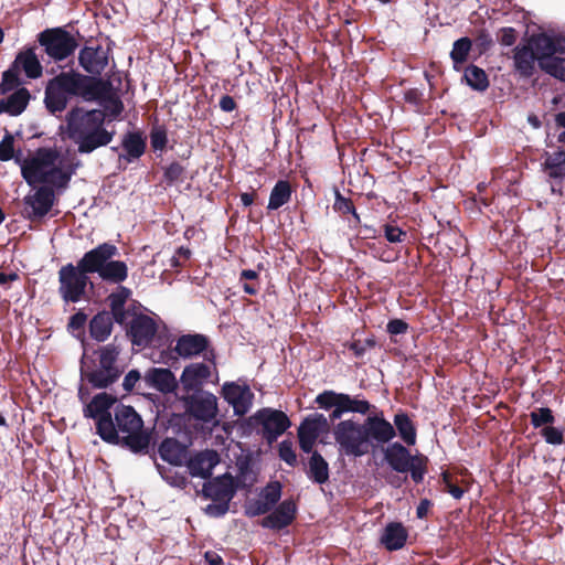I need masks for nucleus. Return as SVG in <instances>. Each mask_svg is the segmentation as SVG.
I'll list each match as a JSON object with an SVG mask.
<instances>
[{"instance_id": "nucleus-58", "label": "nucleus", "mask_w": 565, "mask_h": 565, "mask_svg": "<svg viewBox=\"0 0 565 565\" xmlns=\"http://www.w3.org/2000/svg\"><path fill=\"white\" fill-rule=\"evenodd\" d=\"M334 207L340 212L349 213L351 211V203L339 193H337Z\"/></svg>"}, {"instance_id": "nucleus-64", "label": "nucleus", "mask_w": 565, "mask_h": 565, "mask_svg": "<svg viewBox=\"0 0 565 565\" xmlns=\"http://www.w3.org/2000/svg\"><path fill=\"white\" fill-rule=\"evenodd\" d=\"M429 509V502L427 500H424L420 502V504L417 507V516L424 518L427 514V511Z\"/></svg>"}, {"instance_id": "nucleus-30", "label": "nucleus", "mask_w": 565, "mask_h": 565, "mask_svg": "<svg viewBox=\"0 0 565 565\" xmlns=\"http://www.w3.org/2000/svg\"><path fill=\"white\" fill-rule=\"evenodd\" d=\"M555 53H541V68L555 78L565 82V58Z\"/></svg>"}, {"instance_id": "nucleus-46", "label": "nucleus", "mask_w": 565, "mask_h": 565, "mask_svg": "<svg viewBox=\"0 0 565 565\" xmlns=\"http://www.w3.org/2000/svg\"><path fill=\"white\" fill-rule=\"evenodd\" d=\"M104 108L105 110L103 111L105 114V117L106 116H111V117H116L118 116L121 110H122V104L121 102L118 99L117 96L115 95H110L105 102H104Z\"/></svg>"}, {"instance_id": "nucleus-26", "label": "nucleus", "mask_w": 565, "mask_h": 565, "mask_svg": "<svg viewBox=\"0 0 565 565\" xmlns=\"http://www.w3.org/2000/svg\"><path fill=\"white\" fill-rule=\"evenodd\" d=\"M14 70L23 71L29 78H38L42 75V66L33 50L20 52L14 62Z\"/></svg>"}, {"instance_id": "nucleus-44", "label": "nucleus", "mask_w": 565, "mask_h": 565, "mask_svg": "<svg viewBox=\"0 0 565 565\" xmlns=\"http://www.w3.org/2000/svg\"><path fill=\"white\" fill-rule=\"evenodd\" d=\"M281 487L278 482L269 483L259 494L264 502L271 509L280 499Z\"/></svg>"}, {"instance_id": "nucleus-34", "label": "nucleus", "mask_w": 565, "mask_h": 565, "mask_svg": "<svg viewBox=\"0 0 565 565\" xmlns=\"http://www.w3.org/2000/svg\"><path fill=\"white\" fill-rule=\"evenodd\" d=\"M291 196V189L288 182L286 181H278L274 189L271 190L269 202H268V209L269 210H277L280 206H282L285 203H287L290 200Z\"/></svg>"}, {"instance_id": "nucleus-35", "label": "nucleus", "mask_w": 565, "mask_h": 565, "mask_svg": "<svg viewBox=\"0 0 565 565\" xmlns=\"http://www.w3.org/2000/svg\"><path fill=\"white\" fill-rule=\"evenodd\" d=\"M545 170L552 178L565 175V151L558 150L554 153L546 154Z\"/></svg>"}, {"instance_id": "nucleus-60", "label": "nucleus", "mask_w": 565, "mask_h": 565, "mask_svg": "<svg viewBox=\"0 0 565 565\" xmlns=\"http://www.w3.org/2000/svg\"><path fill=\"white\" fill-rule=\"evenodd\" d=\"M140 379V374L138 371H130L124 380V386L126 390H130Z\"/></svg>"}, {"instance_id": "nucleus-42", "label": "nucleus", "mask_w": 565, "mask_h": 565, "mask_svg": "<svg viewBox=\"0 0 565 565\" xmlns=\"http://www.w3.org/2000/svg\"><path fill=\"white\" fill-rule=\"evenodd\" d=\"M125 150L130 158H138L143 153L145 142L140 136L136 134L128 135L122 142Z\"/></svg>"}, {"instance_id": "nucleus-5", "label": "nucleus", "mask_w": 565, "mask_h": 565, "mask_svg": "<svg viewBox=\"0 0 565 565\" xmlns=\"http://www.w3.org/2000/svg\"><path fill=\"white\" fill-rule=\"evenodd\" d=\"M115 420L119 443H125L132 451H141L148 447L149 438L142 430V419L131 406L118 405Z\"/></svg>"}, {"instance_id": "nucleus-59", "label": "nucleus", "mask_w": 565, "mask_h": 565, "mask_svg": "<svg viewBox=\"0 0 565 565\" xmlns=\"http://www.w3.org/2000/svg\"><path fill=\"white\" fill-rule=\"evenodd\" d=\"M151 143L154 149H162L166 145V135L159 130L152 132Z\"/></svg>"}, {"instance_id": "nucleus-29", "label": "nucleus", "mask_w": 565, "mask_h": 565, "mask_svg": "<svg viewBox=\"0 0 565 565\" xmlns=\"http://www.w3.org/2000/svg\"><path fill=\"white\" fill-rule=\"evenodd\" d=\"M407 539V532L399 523L388 524L382 536V544L390 551L399 550L404 546Z\"/></svg>"}, {"instance_id": "nucleus-39", "label": "nucleus", "mask_w": 565, "mask_h": 565, "mask_svg": "<svg viewBox=\"0 0 565 565\" xmlns=\"http://www.w3.org/2000/svg\"><path fill=\"white\" fill-rule=\"evenodd\" d=\"M394 423L397 427L401 438L408 445H414L416 441L415 428L405 414H396Z\"/></svg>"}, {"instance_id": "nucleus-19", "label": "nucleus", "mask_w": 565, "mask_h": 565, "mask_svg": "<svg viewBox=\"0 0 565 565\" xmlns=\"http://www.w3.org/2000/svg\"><path fill=\"white\" fill-rule=\"evenodd\" d=\"M79 63L86 72L100 74L108 63L107 51L102 46H86L79 53Z\"/></svg>"}, {"instance_id": "nucleus-16", "label": "nucleus", "mask_w": 565, "mask_h": 565, "mask_svg": "<svg viewBox=\"0 0 565 565\" xmlns=\"http://www.w3.org/2000/svg\"><path fill=\"white\" fill-rule=\"evenodd\" d=\"M210 376V365L204 363H191L184 367L180 376V383L186 393L199 392Z\"/></svg>"}, {"instance_id": "nucleus-31", "label": "nucleus", "mask_w": 565, "mask_h": 565, "mask_svg": "<svg viewBox=\"0 0 565 565\" xmlns=\"http://www.w3.org/2000/svg\"><path fill=\"white\" fill-rule=\"evenodd\" d=\"M159 452L163 460L175 466L181 465L184 459V449L173 439L162 441Z\"/></svg>"}, {"instance_id": "nucleus-27", "label": "nucleus", "mask_w": 565, "mask_h": 565, "mask_svg": "<svg viewBox=\"0 0 565 565\" xmlns=\"http://www.w3.org/2000/svg\"><path fill=\"white\" fill-rule=\"evenodd\" d=\"M130 297V291L127 288L120 287L117 292L109 296V302L114 319L120 323H128V319L135 310L124 309L126 301Z\"/></svg>"}, {"instance_id": "nucleus-62", "label": "nucleus", "mask_w": 565, "mask_h": 565, "mask_svg": "<svg viewBox=\"0 0 565 565\" xmlns=\"http://www.w3.org/2000/svg\"><path fill=\"white\" fill-rule=\"evenodd\" d=\"M18 279V275L15 273H0V285L1 286H8L11 281H14Z\"/></svg>"}, {"instance_id": "nucleus-38", "label": "nucleus", "mask_w": 565, "mask_h": 565, "mask_svg": "<svg viewBox=\"0 0 565 565\" xmlns=\"http://www.w3.org/2000/svg\"><path fill=\"white\" fill-rule=\"evenodd\" d=\"M465 79L471 88L477 90H484L489 86L484 71L473 65L466 68Z\"/></svg>"}, {"instance_id": "nucleus-17", "label": "nucleus", "mask_w": 565, "mask_h": 565, "mask_svg": "<svg viewBox=\"0 0 565 565\" xmlns=\"http://www.w3.org/2000/svg\"><path fill=\"white\" fill-rule=\"evenodd\" d=\"M255 418L263 425L268 440L276 439L290 425L288 417L279 411L263 409Z\"/></svg>"}, {"instance_id": "nucleus-20", "label": "nucleus", "mask_w": 565, "mask_h": 565, "mask_svg": "<svg viewBox=\"0 0 565 565\" xmlns=\"http://www.w3.org/2000/svg\"><path fill=\"white\" fill-rule=\"evenodd\" d=\"M146 383L161 393H172L178 386L174 374L169 369L153 367L143 376Z\"/></svg>"}, {"instance_id": "nucleus-13", "label": "nucleus", "mask_w": 565, "mask_h": 565, "mask_svg": "<svg viewBox=\"0 0 565 565\" xmlns=\"http://www.w3.org/2000/svg\"><path fill=\"white\" fill-rule=\"evenodd\" d=\"M328 427L327 418L321 414H315L303 420L298 430L300 447L305 452H310L319 434Z\"/></svg>"}, {"instance_id": "nucleus-32", "label": "nucleus", "mask_w": 565, "mask_h": 565, "mask_svg": "<svg viewBox=\"0 0 565 565\" xmlns=\"http://www.w3.org/2000/svg\"><path fill=\"white\" fill-rule=\"evenodd\" d=\"M111 318L108 313H98L90 322L92 337L98 341H104L111 331Z\"/></svg>"}, {"instance_id": "nucleus-54", "label": "nucleus", "mask_w": 565, "mask_h": 565, "mask_svg": "<svg viewBox=\"0 0 565 565\" xmlns=\"http://www.w3.org/2000/svg\"><path fill=\"white\" fill-rule=\"evenodd\" d=\"M407 330V323L401 319L391 320L387 323V331L390 334L396 335L405 333Z\"/></svg>"}, {"instance_id": "nucleus-11", "label": "nucleus", "mask_w": 565, "mask_h": 565, "mask_svg": "<svg viewBox=\"0 0 565 565\" xmlns=\"http://www.w3.org/2000/svg\"><path fill=\"white\" fill-rule=\"evenodd\" d=\"M222 394L238 416L246 414L252 407L254 394L246 384L225 383L222 387Z\"/></svg>"}, {"instance_id": "nucleus-37", "label": "nucleus", "mask_w": 565, "mask_h": 565, "mask_svg": "<svg viewBox=\"0 0 565 565\" xmlns=\"http://www.w3.org/2000/svg\"><path fill=\"white\" fill-rule=\"evenodd\" d=\"M335 407H339L343 413L355 412L364 414L369 411V403L365 401L351 398L345 394H338Z\"/></svg>"}, {"instance_id": "nucleus-7", "label": "nucleus", "mask_w": 565, "mask_h": 565, "mask_svg": "<svg viewBox=\"0 0 565 565\" xmlns=\"http://www.w3.org/2000/svg\"><path fill=\"white\" fill-rule=\"evenodd\" d=\"M333 437L340 452L347 456L361 457L367 454L370 443L363 426L353 420H342L333 428Z\"/></svg>"}, {"instance_id": "nucleus-47", "label": "nucleus", "mask_w": 565, "mask_h": 565, "mask_svg": "<svg viewBox=\"0 0 565 565\" xmlns=\"http://www.w3.org/2000/svg\"><path fill=\"white\" fill-rule=\"evenodd\" d=\"M531 420L535 427L553 422L552 412L548 408H539L531 413Z\"/></svg>"}, {"instance_id": "nucleus-63", "label": "nucleus", "mask_w": 565, "mask_h": 565, "mask_svg": "<svg viewBox=\"0 0 565 565\" xmlns=\"http://www.w3.org/2000/svg\"><path fill=\"white\" fill-rule=\"evenodd\" d=\"M205 559L210 565H221L222 563L221 556L215 552H206Z\"/></svg>"}, {"instance_id": "nucleus-25", "label": "nucleus", "mask_w": 565, "mask_h": 565, "mask_svg": "<svg viewBox=\"0 0 565 565\" xmlns=\"http://www.w3.org/2000/svg\"><path fill=\"white\" fill-rule=\"evenodd\" d=\"M206 348V339L200 334H186L179 338L175 352L182 358L200 354Z\"/></svg>"}, {"instance_id": "nucleus-4", "label": "nucleus", "mask_w": 565, "mask_h": 565, "mask_svg": "<svg viewBox=\"0 0 565 565\" xmlns=\"http://www.w3.org/2000/svg\"><path fill=\"white\" fill-rule=\"evenodd\" d=\"M78 397L85 404L84 416L96 422L97 434L100 438L110 444H119V435L109 412L116 403V397L103 392L87 402L88 392L83 386L78 390Z\"/></svg>"}, {"instance_id": "nucleus-51", "label": "nucleus", "mask_w": 565, "mask_h": 565, "mask_svg": "<svg viewBox=\"0 0 565 565\" xmlns=\"http://www.w3.org/2000/svg\"><path fill=\"white\" fill-rule=\"evenodd\" d=\"M542 434L548 444L559 445L563 443V431L558 428L547 426L543 428Z\"/></svg>"}, {"instance_id": "nucleus-18", "label": "nucleus", "mask_w": 565, "mask_h": 565, "mask_svg": "<svg viewBox=\"0 0 565 565\" xmlns=\"http://www.w3.org/2000/svg\"><path fill=\"white\" fill-rule=\"evenodd\" d=\"M190 413L202 420H211L217 414V398L212 393L203 392L188 401Z\"/></svg>"}, {"instance_id": "nucleus-9", "label": "nucleus", "mask_w": 565, "mask_h": 565, "mask_svg": "<svg viewBox=\"0 0 565 565\" xmlns=\"http://www.w3.org/2000/svg\"><path fill=\"white\" fill-rule=\"evenodd\" d=\"M86 273L79 265L77 267L67 265L61 268L60 292L64 300L72 302L81 300L87 285Z\"/></svg>"}, {"instance_id": "nucleus-53", "label": "nucleus", "mask_w": 565, "mask_h": 565, "mask_svg": "<svg viewBox=\"0 0 565 565\" xmlns=\"http://www.w3.org/2000/svg\"><path fill=\"white\" fill-rule=\"evenodd\" d=\"M424 459L422 457H415L412 461V466L409 467V471L412 472V478L414 481L419 482L423 479L424 475Z\"/></svg>"}, {"instance_id": "nucleus-40", "label": "nucleus", "mask_w": 565, "mask_h": 565, "mask_svg": "<svg viewBox=\"0 0 565 565\" xmlns=\"http://www.w3.org/2000/svg\"><path fill=\"white\" fill-rule=\"evenodd\" d=\"M443 482L445 484L446 491L454 499H461L463 493L468 490V483L466 480H458V478H454L450 473L445 472L443 475Z\"/></svg>"}, {"instance_id": "nucleus-57", "label": "nucleus", "mask_w": 565, "mask_h": 565, "mask_svg": "<svg viewBox=\"0 0 565 565\" xmlns=\"http://www.w3.org/2000/svg\"><path fill=\"white\" fill-rule=\"evenodd\" d=\"M516 35L512 28H503L500 31V42L503 45L510 46L515 42Z\"/></svg>"}, {"instance_id": "nucleus-41", "label": "nucleus", "mask_w": 565, "mask_h": 565, "mask_svg": "<svg viewBox=\"0 0 565 565\" xmlns=\"http://www.w3.org/2000/svg\"><path fill=\"white\" fill-rule=\"evenodd\" d=\"M470 50L471 41L468 38H461L454 43L450 56L456 68L467 61Z\"/></svg>"}, {"instance_id": "nucleus-12", "label": "nucleus", "mask_w": 565, "mask_h": 565, "mask_svg": "<svg viewBox=\"0 0 565 565\" xmlns=\"http://www.w3.org/2000/svg\"><path fill=\"white\" fill-rule=\"evenodd\" d=\"M129 333L134 344L147 345L157 332V323L148 315L134 311L128 319Z\"/></svg>"}, {"instance_id": "nucleus-45", "label": "nucleus", "mask_w": 565, "mask_h": 565, "mask_svg": "<svg viewBox=\"0 0 565 565\" xmlns=\"http://www.w3.org/2000/svg\"><path fill=\"white\" fill-rule=\"evenodd\" d=\"M19 71L14 66L3 73L0 83V94H7L19 85Z\"/></svg>"}, {"instance_id": "nucleus-10", "label": "nucleus", "mask_w": 565, "mask_h": 565, "mask_svg": "<svg viewBox=\"0 0 565 565\" xmlns=\"http://www.w3.org/2000/svg\"><path fill=\"white\" fill-rule=\"evenodd\" d=\"M41 45L54 60H64L71 55L77 46L75 39L61 29L46 30L40 34Z\"/></svg>"}, {"instance_id": "nucleus-56", "label": "nucleus", "mask_w": 565, "mask_h": 565, "mask_svg": "<svg viewBox=\"0 0 565 565\" xmlns=\"http://www.w3.org/2000/svg\"><path fill=\"white\" fill-rule=\"evenodd\" d=\"M87 320V317L86 315L82 313V312H78L76 315H74L71 320H70V323H68V328L75 332V331H81L85 324Z\"/></svg>"}, {"instance_id": "nucleus-2", "label": "nucleus", "mask_w": 565, "mask_h": 565, "mask_svg": "<svg viewBox=\"0 0 565 565\" xmlns=\"http://www.w3.org/2000/svg\"><path fill=\"white\" fill-rule=\"evenodd\" d=\"M103 110L77 108L67 116L66 134L78 146L81 152H92L110 142L113 134L104 127Z\"/></svg>"}, {"instance_id": "nucleus-8", "label": "nucleus", "mask_w": 565, "mask_h": 565, "mask_svg": "<svg viewBox=\"0 0 565 565\" xmlns=\"http://www.w3.org/2000/svg\"><path fill=\"white\" fill-rule=\"evenodd\" d=\"M118 352L110 347H104L99 352V367L92 370L87 355L84 353L81 363L82 377L88 380L96 387H106L111 384L119 375V371L115 366Z\"/></svg>"}, {"instance_id": "nucleus-36", "label": "nucleus", "mask_w": 565, "mask_h": 565, "mask_svg": "<svg viewBox=\"0 0 565 565\" xmlns=\"http://www.w3.org/2000/svg\"><path fill=\"white\" fill-rule=\"evenodd\" d=\"M309 473L318 483H323L328 480L329 469L326 460L318 454H313L309 461Z\"/></svg>"}, {"instance_id": "nucleus-14", "label": "nucleus", "mask_w": 565, "mask_h": 565, "mask_svg": "<svg viewBox=\"0 0 565 565\" xmlns=\"http://www.w3.org/2000/svg\"><path fill=\"white\" fill-rule=\"evenodd\" d=\"M24 213L31 218L44 216L53 205V193L46 188H40L29 193L24 199Z\"/></svg>"}, {"instance_id": "nucleus-21", "label": "nucleus", "mask_w": 565, "mask_h": 565, "mask_svg": "<svg viewBox=\"0 0 565 565\" xmlns=\"http://www.w3.org/2000/svg\"><path fill=\"white\" fill-rule=\"evenodd\" d=\"M367 434V440L374 439L379 443H387L395 436L394 427L383 417H367L362 425Z\"/></svg>"}, {"instance_id": "nucleus-61", "label": "nucleus", "mask_w": 565, "mask_h": 565, "mask_svg": "<svg viewBox=\"0 0 565 565\" xmlns=\"http://www.w3.org/2000/svg\"><path fill=\"white\" fill-rule=\"evenodd\" d=\"M235 102L231 96H223L220 100V107L224 111H232L235 109Z\"/></svg>"}, {"instance_id": "nucleus-24", "label": "nucleus", "mask_w": 565, "mask_h": 565, "mask_svg": "<svg viewBox=\"0 0 565 565\" xmlns=\"http://www.w3.org/2000/svg\"><path fill=\"white\" fill-rule=\"evenodd\" d=\"M414 458L415 457H412L405 447L397 443L392 444L385 450V459L388 465L398 472L408 471Z\"/></svg>"}, {"instance_id": "nucleus-23", "label": "nucleus", "mask_w": 565, "mask_h": 565, "mask_svg": "<svg viewBox=\"0 0 565 565\" xmlns=\"http://www.w3.org/2000/svg\"><path fill=\"white\" fill-rule=\"evenodd\" d=\"M218 461V455L213 450L200 452L189 461L190 473L194 477L207 478Z\"/></svg>"}, {"instance_id": "nucleus-28", "label": "nucleus", "mask_w": 565, "mask_h": 565, "mask_svg": "<svg viewBox=\"0 0 565 565\" xmlns=\"http://www.w3.org/2000/svg\"><path fill=\"white\" fill-rule=\"evenodd\" d=\"M30 100V94L26 88H19L8 98L0 100V114L8 113L12 116L20 115Z\"/></svg>"}, {"instance_id": "nucleus-22", "label": "nucleus", "mask_w": 565, "mask_h": 565, "mask_svg": "<svg viewBox=\"0 0 565 565\" xmlns=\"http://www.w3.org/2000/svg\"><path fill=\"white\" fill-rule=\"evenodd\" d=\"M296 505L292 501H284L269 515L263 519L265 527L279 530L290 524L295 518Z\"/></svg>"}, {"instance_id": "nucleus-3", "label": "nucleus", "mask_w": 565, "mask_h": 565, "mask_svg": "<svg viewBox=\"0 0 565 565\" xmlns=\"http://www.w3.org/2000/svg\"><path fill=\"white\" fill-rule=\"evenodd\" d=\"M565 38L539 33L531 35L524 44L514 50V67L523 76H531L535 61L541 66V53H564Z\"/></svg>"}, {"instance_id": "nucleus-33", "label": "nucleus", "mask_w": 565, "mask_h": 565, "mask_svg": "<svg viewBox=\"0 0 565 565\" xmlns=\"http://www.w3.org/2000/svg\"><path fill=\"white\" fill-rule=\"evenodd\" d=\"M128 269L124 262L110 260L98 274L103 279L113 282H121L127 278Z\"/></svg>"}, {"instance_id": "nucleus-52", "label": "nucleus", "mask_w": 565, "mask_h": 565, "mask_svg": "<svg viewBox=\"0 0 565 565\" xmlns=\"http://www.w3.org/2000/svg\"><path fill=\"white\" fill-rule=\"evenodd\" d=\"M338 393L327 391L316 397V402L322 408L335 407Z\"/></svg>"}, {"instance_id": "nucleus-48", "label": "nucleus", "mask_w": 565, "mask_h": 565, "mask_svg": "<svg viewBox=\"0 0 565 565\" xmlns=\"http://www.w3.org/2000/svg\"><path fill=\"white\" fill-rule=\"evenodd\" d=\"M270 508L259 497L256 500L248 501L246 505V513L250 516H256L266 513Z\"/></svg>"}, {"instance_id": "nucleus-55", "label": "nucleus", "mask_w": 565, "mask_h": 565, "mask_svg": "<svg viewBox=\"0 0 565 565\" xmlns=\"http://www.w3.org/2000/svg\"><path fill=\"white\" fill-rule=\"evenodd\" d=\"M405 235L406 234L396 226L388 225L385 227V237L391 243L401 242Z\"/></svg>"}, {"instance_id": "nucleus-43", "label": "nucleus", "mask_w": 565, "mask_h": 565, "mask_svg": "<svg viewBox=\"0 0 565 565\" xmlns=\"http://www.w3.org/2000/svg\"><path fill=\"white\" fill-rule=\"evenodd\" d=\"M220 484L221 489L215 493L221 497H231L233 493V479L231 476L224 475L222 478L217 479L214 483H209L205 487L206 492L212 493L213 488Z\"/></svg>"}, {"instance_id": "nucleus-15", "label": "nucleus", "mask_w": 565, "mask_h": 565, "mask_svg": "<svg viewBox=\"0 0 565 565\" xmlns=\"http://www.w3.org/2000/svg\"><path fill=\"white\" fill-rule=\"evenodd\" d=\"M117 253L116 246L111 244H102L96 248L89 250L81 259L79 267L87 273H100L105 265L110 262Z\"/></svg>"}, {"instance_id": "nucleus-50", "label": "nucleus", "mask_w": 565, "mask_h": 565, "mask_svg": "<svg viewBox=\"0 0 565 565\" xmlns=\"http://www.w3.org/2000/svg\"><path fill=\"white\" fill-rule=\"evenodd\" d=\"M279 456L288 465H294L297 460L292 445L289 441H281L279 444Z\"/></svg>"}, {"instance_id": "nucleus-1", "label": "nucleus", "mask_w": 565, "mask_h": 565, "mask_svg": "<svg viewBox=\"0 0 565 565\" xmlns=\"http://www.w3.org/2000/svg\"><path fill=\"white\" fill-rule=\"evenodd\" d=\"M15 162L21 168V174L31 186L46 184L65 186L75 171V166L68 156L52 148H40L26 157L17 154Z\"/></svg>"}, {"instance_id": "nucleus-49", "label": "nucleus", "mask_w": 565, "mask_h": 565, "mask_svg": "<svg viewBox=\"0 0 565 565\" xmlns=\"http://www.w3.org/2000/svg\"><path fill=\"white\" fill-rule=\"evenodd\" d=\"M13 150V137L6 136L3 140L0 142V160L8 161L12 158L15 159Z\"/></svg>"}, {"instance_id": "nucleus-6", "label": "nucleus", "mask_w": 565, "mask_h": 565, "mask_svg": "<svg viewBox=\"0 0 565 565\" xmlns=\"http://www.w3.org/2000/svg\"><path fill=\"white\" fill-rule=\"evenodd\" d=\"M85 78L75 73H62L54 77L46 86L45 104L52 113L62 111L72 95H83Z\"/></svg>"}]
</instances>
